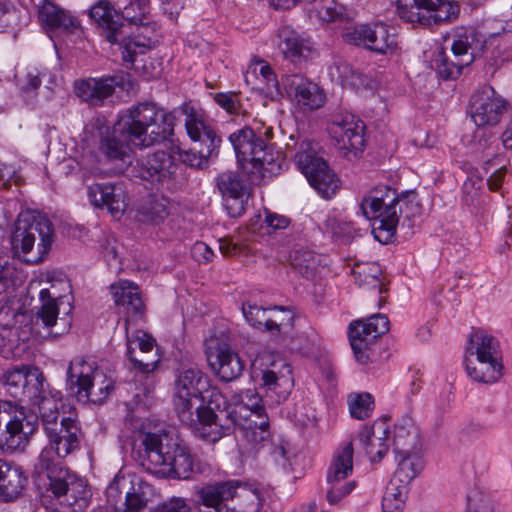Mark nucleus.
Returning <instances> with one entry per match:
<instances>
[{"mask_svg":"<svg viewBox=\"0 0 512 512\" xmlns=\"http://www.w3.org/2000/svg\"><path fill=\"white\" fill-rule=\"evenodd\" d=\"M89 17L100 30V35L110 44L117 45L127 68H132L137 55L145 54L154 45L151 37L138 33L131 37L133 23H126L107 0H99L89 10Z\"/></svg>","mask_w":512,"mask_h":512,"instance_id":"20e7f679","label":"nucleus"},{"mask_svg":"<svg viewBox=\"0 0 512 512\" xmlns=\"http://www.w3.org/2000/svg\"><path fill=\"white\" fill-rule=\"evenodd\" d=\"M138 176L151 182H164L177 171L174 157L166 151L158 150L141 157L136 164Z\"/></svg>","mask_w":512,"mask_h":512,"instance_id":"4be33fe9","label":"nucleus"},{"mask_svg":"<svg viewBox=\"0 0 512 512\" xmlns=\"http://www.w3.org/2000/svg\"><path fill=\"white\" fill-rule=\"evenodd\" d=\"M214 101L231 115H238L242 111L237 93L220 92L214 95Z\"/></svg>","mask_w":512,"mask_h":512,"instance_id":"e2e57ef3","label":"nucleus"},{"mask_svg":"<svg viewBox=\"0 0 512 512\" xmlns=\"http://www.w3.org/2000/svg\"><path fill=\"white\" fill-rule=\"evenodd\" d=\"M242 312L251 326L268 331L270 308L246 303L242 306Z\"/></svg>","mask_w":512,"mask_h":512,"instance_id":"6e6d98bb","label":"nucleus"},{"mask_svg":"<svg viewBox=\"0 0 512 512\" xmlns=\"http://www.w3.org/2000/svg\"><path fill=\"white\" fill-rule=\"evenodd\" d=\"M467 512H493V506L489 499L480 494L468 497Z\"/></svg>","mask_w":512,"mask_h":512,"instance_id":"774afa93","label":"nucleus"},{"mask_svg":"<svg viewBox=\"0 0 512 512\" xmlns=\"http://www.w3.org/2000/svg\"><path fill=\"white\" fill-rule=\"evenodd\" d=\"M215 143H217V140H212L210 148H205V151H199L195 146L187 151H182L179 153L180 159L185 165L192 168H206L209 161L215 159Z\"/></svg>","mask_w":512,"mask_h":512,"instance_id":"09e8293b","label":"nucleus"},{"mask_svg":"<svg viewBox=\"0 0 512 512\" xmlns=\"http://www.w3.org/2000/svg\"><path fill=\"white\" fill-rule=\"evenodd\" d=\"M21 307L11 301L0 302V329L19 328L18 318L22 317Z\"/></svg>","mask_w":512,"mask_h":512,"instance_id":"bf43d9fd","label":"nucleus"},{"mask_svg":"<svg viewBox=\"0 0 512 512\" xmlns=\"http://www.w3.org/2000/svg\"><path fill=\"white\" fill-rule=\"evenodd\" d=\"M472 63V58L467 59L456 58V61L449 60L444 52H440L435 59L436 70L440 78L443 80L456 79L465 66Z\"/></svg>","mask_w":512,"mask_h":512,"instance_id":"de8ad7c7","label":"nucleus"},{"mask_svg":"<svg viewBox=\"0 0 512 512\" xmlns=\"http://www.w3.org/2000/svg\"><path fill=\"white\" fill-rule=\"evenodd\" d=\"M141 219L152 224H159L168 216L167 206L160 200H153L142 206L139 211Z\"/></svg>","mask_w":512,"mask_h":512,"instance_id":"13d9d810","label":"nucleus"},{"mask_svg":"<svg viewBox=\"0 0 512 512\" xmlns=\"http://www.w3.org/2000/svg\"><path fill=\"white\" fill-rule=\"evenodd\" d=\"M19 328L0 329V355L4 358H15L21 355Z\"/></svg>","mask_w":512,"mask_h":512,"instance_id":"8fccbe9b","label":"nucleus"},{"mask_svg":"<svg viewBox=\"0 0 512 512\" xmlns=\"http://www.w3.org/2000/svg\"><path fill=\"white\" fill-rule=\"evenodd\" d=\"M413 193V191H406L399 196L396 190L384 186L373 189L367 197L362 199L360 209L367 219L375 220L373 233L379 242L391 241L402 213V205L399 209L397 205L402 203L407 206L406 198Z\"/></svg>","mask_w":512,"mask_h":512,"instance_id":"1a4fd4ad","label":"nucleus"},{"mask_svg":"<svg viewBox=\"0 0 512 512\" xmlns=\"http://www.w3.org/2000/svg\"><path fill=\"white\" fill-rule=\"evenodd\" d=\"M353 444L346 443L339 448L334 456L327 473L330 488L326 498L331 505L338 504L341 499L350 494L355 488V481H345L353 471Z\"/></svg>","mask_w":512,"mask_h":512,"instance_id":"a211bd4d","label":"nucleus"},{"mask_svg":"<svg viewBox=\"0 0 512 512\" xmlns=\"http://www.w3.org/2000/svg\"><path fill=\"white\" fill-rule=\"evenodd\" d=\"M39 7V21L50 30H71L77 27V21L67 11L57 7L48 0H43Z\"/></svg>","mask_w":512,"mask_h":512,"instance_id":"a19ab883","label":"nucleus"},{"mask_svg":"<svg viewBox=\"0 0 512 512\" xmlns=\"http://www.w3.org/2000/svg\"><path fill=\"white\" fill-rule=\"evenodd\" d=\"M44 375L38 368H15L5 375V385L11 396L19 400L35 397Z\"/></svg>","mask_w":512,"mask_h":512,"instance_id":"a878e982","label":"nucleus"},{"mask_svg":"<svg viewBox=\"0 0 512 512\" xmlns=\"http://www.w3.org/2000/svg\"><path fill=\"white\" fill-rule=\"evenodd\" d=\"M155 512H191V508L184 498L173 497L159 504Z\"/></svg>","mask_w":512,"mask_h":512,"instance_id":"338daca9","label":"nucleus"},{"mask_svg":"<svg viewBox=\"0 0 512 512\" xmlns=\"http://www.w3.org/2000/svg\"><path fill=\"white\" fill-rule=\"evenodd\" d=\"M364 124L354 114L335 111L330 116L327 130L338 149L347 158L357 157L365 146Z\"/></svg>","mask_w":512,"mask_h":512,"instance_id":"2eb2a0df","label":"nucleus"},{"mask_svg":"<svg viewBox=\"0 0 512 512\" xmlns=\"http://www.w3.org/2000/svg\"><path fill=\"white\" fill-rule=\"evenodd\" d=\"M147 504L145 485L140 480H130L123 504H120V512H143Z\"/></svg>","mask_w":512,"mask_h":512,"instance_id":"37998d69","label":"nucleus"},{"mask_svg":"<svg viewBox=\"0 0 512 512\" xmlns=\"http://www.w3.org/2000/svg\"><path fill=\"white\" fill-rule=\"evenodd\" d=\"M199 512H258L260 492L240 480L218 481L200 488Z\"/></svg>","mask_w":512,"mask_h":512,"instance_id":"423d86ee","label":"nucleus"},{"mask_svg":"<svg viewBox=\"0 0 512 512\" xmlns=\"http://www.w3.org/2000/svg\"><path fill=\"white\" fill-rule=\"evenodd\" d=\"M506 109V100L489 85L475 91L470 99L469 112L478 127L498 124Z\"/></svg>","mask_w":512,"mask_h":512,"instance_id":"aec40b11","label":"nucleus"},{"mask_svg":"<svg viewBox=\"0 0 512 512\" xmlns=\"http://www.w3.org/2000/svg\"><path fill=\"white\" fill-rule=\"evenodd\" d=\"M349 405L351 416L364 420L370 416L373 410V399L369 393H362L351 399Z\"/></svg>","mask_w":512,"mask_h":512,"instance_id":"052dcab7","label":"nucleus"},{"mask_svg":"<svg viewBox=\"0 0 512 512\" xmlns=\"http://www.w3.org/2000/svg\"><path fill=\"white\" fill-rule=\"evenodd\" d=\"M35 397H29L34 405H37L43 428L54 422H59V406L62 400V394L58 390H47L44 387V381H41V388L38 389Z\"/></svg>","mask_w":512,"mask_h":512,"instance_id":"4c0bfd02","label":"nucleus"},{"mask_svg":"<svg viewBox=\"0 0 512 512\" xmlns=\"http://www.w3.org/2000/svg\"><path fill=\"white\" fill-rule=\"evenodd\" d=\"M293 315L283 307L274 306L270 308L268 331L282 334L287 332L291 326Z\"/></svg>","mask_w":512,"mask_h":512,"instance_id":"4d7b16f0","label":"nucleus"},{"mask_svg":"<svg viewBox=\"0 0 512 512\" xmlns=\"http://www.w3.org/2000/svg\"><path fill=\"white\" fill-rule=\"evenodd\" d=\"M245 396L251 401L250 404L244 403L241 395L234 396L232 402H229L220 390H211L207 407L200 412L202 422L198 424L199 438L216 443L231 435L238 427L253 434L258 429L259 440H265L269 435V419L264 407L259 404L261 399L250 390Z\"/></svg>","mask_w":512,"mask_h":512,"instance_id":"f03ea898","label":"nucleus"},{"mask_svg":"<svg viewBox=\"0 0 512 512\" xmlns=\"http://www.w3.org/2000/svg\"><path fill=\"white\" fill-rule=\"evenodd\" d=\"M503 162L504 156L502 155H496L485 162L484 169L487 173L494 169L487 180L488 187L491 191H498L502 186L507 173L506 166Z\"/></svg>","mask_w":512,"mask_h":512,"instance_id":"5fc2aeb1","label":"nucleus"},{"mask_svg":"<svg viewBox=\"0 0 512 512\" xmlns=\"http://www.w3.org/2000/svg\"><path fill=\"white\" fill-rule=\"evenodd\" d=\"M216 185L229 216L240 217L245 211L248 195V187L241 176L234 171L223 172L216 178Z\"/></svg>","mask_w":512,"mask_h":512,"instance_id":"412c9836","label":"nucleus"},{"mask_svg":"<svg viewBox=\"0 0 512 512\" xmlns=\"http://www.w3.org/2000/svg\"><path fill=\"white\" fill-rule=\"evenodd\" d=\"M185 129L189 138L195 144V147L199 149V151H205V148H210V144L212 140H217L215 143V158L219 155V149L221 145V137L217 134L216 130L205 121L202 115L197 113L191 107H185Z\"/></svg>","mask_w":512,"mask_h":512,"instance_id":"c85d7f7f","label":"nucleus"},{"mask_svg":"<svg viewBox=\"0 0 512 512\" xmlns=\"http://www.w3.org/2000/svg\"><path fill=\"white\" fill-rule=\"evenodd\" d=\"M110 289L115 305L125 310L126 327L130 320L136 321L144 316L146 308L137 285L128 280H121L112 284Z\"/></svg>","mask_w":512,"mask_h":512,"instance_id":"c756f323","label":"nucleus"},{"mask_svg":"<svg viewBox=\"0 0 512 512\" xmlns=\"http://www.w3.org/2000/svg\"><path fill=\"white\" fill-rule=\"evenodd\" d=\"M174 126L173 113L153 102H142L128 108L113 127L103 119H93L85 137L106 160L125 163L133 147L146 148L169 139Z\"/></svg>","mask_w":512,"mask_h":512,"instance_id":"f257e3e1","label":"nucleus"},{"mask_svg":"<svg viewBox=\"0 0 512 512\" xmlns=\"http://www.w3.org/2000/svg\"><path fill=\"white\" fill-rule=\"evenodd\" d=\"M129 484L130 479L125 476L116 475L106 488L107 503L115 512H120V504H123L122 495H126Z\"/></svg>","mask_w":512,"mask_h":512,"instance_id":"864d4df0","label":"nucleus"},{"mask_svg":"<svg viewBox=\"0 0 512 512\" xmlns=\"http://www.w3.org/2000/svg\"><path fill=\"white\" fill-rule=\"evenodd\" d=\"M283 85L290 97L308 109H318L325 102V96L319 86L301 74H289L283 77Z\"/></svg>","mask_w":512,"mask_h":512,"instance_id":"5701e85b","label":"nucleus"},{"mask_svg":"<svg viewBox=\"0 0 512 512\" xmlns=\"http://www.w3.org/2000/svg\"><path fill=\"white\" fill-rule=\"evenodd\" d=\"M353 71L354 68L348 62L342 59L335 61L330 67L331 77L334 80L340 82L343 87H345V83Z\"/></svg>","mask_w":512,"mask_h":512,"instance_id":"69168bd1","label":"nucleus"},{"mask_svg":"<svg viewBox=\"0 0 512 512\" xmlns=\"http://www.w3.org/2000/svg\"><path fill=\"white\" fill-rule=\"evenodd\" d=\"M352 275L359 287L371 289L378 294V307H381L385 302L384 297L381 295L387 291L381 279V267L375 262L357 263L352 269Z\"/></svg>","mask_w":512,"mask_h":512,"instance_id":"e433bc0d","label":"nucleus"},{"mask_svg":"<svg viewBox=\"0 0 512 512\" xmlns=\"http://www.w3.org/2000/svg\"><path fill=\"white\" fill-rule=\"evenodd\" d=\"M119 85L120 81L116 76L87 78L75 81L74 92L89 106L100 107L113 95L115 88Z\"/></svg>","mask_w":512,"mask_h":512,"instance_id":"b1692460","label":"nucleus"},{"mask_svg":"<svg viewBox=\"0 0 512 512\" xmlns=\"http://www.w3.org/2000/svg\"><path fill=\"white\" fill-rule=\"evenodd\" d=\"M135 443L141 466L152 474L189 479L195 471V462L189 448L167 433H141Z\"/></svg>","mask_w":512,"mask_h":512,"instance_id":"7ed1b4c3","label":"nucleus"},{"mask_svg":"<svg viewBox=\"0 0 512 512\" xmlns=\"http://www.w3.org/2000/svg\"><path fill=\"white\" fill-rule=\"evenodd\" d=\"M344 7L333 1H325L318 9L319 18L323 22H335L342 20Z\"/></svg>","mask_w":512,"mask_h":512,"instance_id":"0e129e2a","label":"nucleus"},{"mask_svg":"<svg viewBox=\"0 0 512 512\" xmlns=\"http://www.w3.org/2000/svg\"><path fill=\"white\" fill-rule=\"evenodd\" d=\"M43 429L48 443L39 457L46 453L47 458L52 463H57L52 453L58 458H65L80 448L82 432L77 420L71 417H63L59 422H54Z\"/></svg>","mask_w":512,"mask_h":512,"instance_id":"dca6fc26","label":"nucleus"},{"mask_svg":"<svg viewBox=\"0 0 512 512\" xmlns=\"http://www.w3.org/2000/svg\"><path fill=\"white\" fill-rule=\"evenodd\" d=\"M208 377L195 366L178 370L174 385V406L179 420L199 438L200 412L207 407L211 389Z\"/></svg>","mask_w":512,"mask_h":512,"instance_id":"6e6552de","label":"nucleus"},{"mask_svg":"<svg viewBox=\"0 0 512 512\" xmlns=\"http://www.w3.org/2000/svg\"><path fill=\"white\" fill-rule=\"evenodd\" d=\"M48 287L41 288L39 292V307L36 318L48 329L49 334L61 336L66 334L72 325L71 286L61 278L56 282L48 281Z\"/></svg>","mask_w":512,"mask_h":512,"instance_id":"9d476101","label":"nucleus"},{"mask_svg":"<svg viewBox=\"0 0 512 512\" xmlns=\"http://www.w3.org/2000/svg\"><path fill=\"white\" fill-rule=\"evenodd\" d=\"M388 426L385 419L377 420L372 427H364L358 435L360 445L371 461H380L388 452Z\"/></svg>","mask_w":512,"mask_h":512,"instance_id":"7c9ffc66","label":"nucleus"},{"mask_svg":"<svg viewBox=\"0 0 512 512\" xmlns=\"http://www.w3.org/2000/svg\"><path fill=\"white\" fill-rule=\"evenodd\" d=\"M398 459L397 469L392 477V481L405 486L410 485L411 481L423 469V461L418 453L396 454Z\"/></svg>","mask_w":512,"mask_h":512,"instance_id":"79ce46f5","label":"nucleus"},{"mask_svg":"<svg viewBox=\"0 0 512 512\" xmlns=\"http://www.w3.org/2000/svg\"><path fill=\"white\" fill-rule=\"evenodd\" d=\"M207 361L216 375L225 382L240 377L244 371L245 363L240 356L228 346H219L206 352Z\"/></svg>","mask_w":512,"mask_h":512,"instance_id":"cd10ccee","label":"nucleus"},{"mask_svg":"<svg viewBox=\"0 0 512 512\" xmlns=\"http://www.w3.org/2000/svg\"><path fill=\"white\" fill-rule=\"evenodd\" d=\"M16 281L17 270L10 261V257L3 246V240L0 238V294L15 286Z\"/></svg>","mask_w":512,"mask_h":512,"instance_id":"3c124183","label":"nucleus"},{"mask_svg":"<svg viewBox=\"0 0 512 512\" xmlns=\"http://www.w3.org/2000/svg\"><path fill=\"white\" fill-rule=\"evenodd\" d=\"M279 48L284 57L293 63H298L302 58H307L311 52L309 40L289 27H282L278 32Z\"/></svg>","mask_w":512,"mask_h":512,"instance_id":"f704fd0d","label":"nucleus"},{"mask_svg":"<svg viewBox=\"0 0 512 512\" xmlns=\"http://www.w3.org/2000/svg\"><path fill=\"white\" fill-rule=\"evenodd\" d=\"M342 38L348 44L382 55L392 53L397 44L395 35L383 23L351 25L345 28Z\"/></svg>","mask_w":512,"mask_h":512,"instance_id":"f3484780","label":"nucleus"},{"mask_svg":"<svg viewBox=\"0 0 512 512\" xmlns=\"http://www.w3.org/2000/svg\"><path fill=\"white\" fill-rule=\"evenodd\" d=\"M53 235V226L48 218L40 213L23 211L11 229V252L25 263L38 264L50 251Z\"/></svg>","mask_w":512,"mask_h":512,"instance_id":"39448f33","label":"nucleus"},{"mask_svg":"<svg viewBox=\"0 0 512 512\" xmlns=\"http://www.w3.org/2000/svg\"><path fill=\"white\" fill-rule=\"evenodd\" d=\"M393 445L396 454L418 453L419 435L411 418H403L395 425Z\"/></svg>","mask_w":512,"mask_h":512,"instance_id":"ea45409f","label":"nucleus"},{"mask_svg":"<svg viewBox=\"0 0 512 512\" xmlns=\"http://www.w3.org/2000/svg\"><path fill=\"white\" fill-rule=\"evenodd\" d=\"M464 364L467 375L474 382L494 384L503 376L504 365L502 357H464Z\"/></svg>","mask_w":512,"mask_h":512,"instance_id":"2f4dec72","label":"nucleus"},{"mask_svg":"<svg viewBox=\"0 0 512 512\" xmlns=\"http://www.w3.org/2000/svg\"><path fill=\"white\" fill-rule=\"evenodd\" d=\"M389 330V320L384 314H375L366 322L355 321L349 327V340L356 360L366 364L371 358V346Z\"/></svg>","mask_w":512,"mask_h":512,"instance_id":"6ab92c4d","label":"nucleus"},{"mask_svg":"<svg viewBox=\"0 0 512 512\" xmlns=\"http://www.w3.org/2000/svg\"><path fill=\"white\" fill-rule=\"evenodd\" d=\"M319 145L312 140L300 143L295 162L309 184L324 199L333 198L341 188V181L327 162L318 156Z\"/></svg>","mask_w":512,"mask_h":512,"instance_id":"9b49d317","label":"nucleus"},{"mask_svg":"<svg viewBox=\"0 0 512 512\" xmlns=\"http://www.w3.org/2000/svg\"><path fill=\"white\" fill-rule=\"evenodd\" d=\"M27 483L21 466L0 458V501L10 502L18 498Z\"/></svg>","mask_w":512,"mask_h":512,"instance_id":"473e14b6","label":"nucleus"},{"mask_svg":"<svg viewBox=\"0 0 512 512\" xmlns=\"http://www.w3.org/2000/svg\"><path fill=\"white\" fill-rule=\"evenodd\" d=\"M465 357L493 358L502 357L498 340L483 329H473L465 348Z\"/></svg>","mask_w":512,"mask_h":512,"instance_id":"72a5a7b5","label":"nucleus"},{"mask_svg":"<svg viewBox=\"0 0 512 512\" xmlns=\"http://www.w3.org/2000/svg\"><path fill=\"white\" fill-rule=\"evenodd\" d=\"M87 196L96 208H107L112 215L122 214L126 209V195L119 183L103 182L87 186Z\"/></svg>","mask_w":512,"mask_h":512,"instance_id":"393cba45","label":"nucleus"},{"mask_svg":"<svg viewBox=\"0 0 512 512\" xmlns=\"http://www.w3.org/2000/svg\"><path fill=\"white\" fill-rule=\"evenodd\" d=\"M259 158L252 162V173L259 172L262 176L265 173L276 175L282 170L284 160L278 152H274L272 143H269V147L260 152Z\"/></svg>","mask_w":512,"mask_h":512,"instance_id":"a18cd8bd","label":"nucleus"},{"mask_svg":"<svg viewBox=\"0 0 512 512\" xmlns=\"http://www.w3.org/2000/svg\"><path fill=\"white\" fill-rule=\"evenodd\" d=\"M22 10L11 0H0V28L14 30L20 25Z\"/></svg>","mask_w":512,"mask_h":512,"instance_id":"603ef678","label":"nucleus"},{"mask_svg":"<svg viewBox=\"0 0 512 512\" xmlns=\"http://www.w3.org/2000/svg\"><path fill=\"white\" fill-rule=\"evenodd\" d=\"M36 426V418L27 417L23 410H12L9 403L0 406V450L4 453L23 450Z\"/></svg>","mask_w":512,"mask_h":512,"instance_id":"4468645a","label":"nucleus"},{"mask_svg":"<svg viewBox=\"0 0 512 512\" xmlns=\"http://www.w3.org/2000/svg\"><path fill=\"white\" fill-rule=\"evenodd\" d=\"M229 141L232 144L238 163L245 168L246 163H251L254 160H259V154L264 148L269 147L267 140L263 139L260 135L250 127H243L229 136Z\"/></svg>","mask_w":512,"mask_h":512,"instance_id":"bb28decb","label":"nucleus"},{"mask_svg":"<svg viewBox=\"0 0 512 512\" xmlns=\"http://www.w3.org/2000/svg\"><path fill=\"white\" fill-rule=\"evenodd\" d=\"M67 387L72 394L101 404L114 389L112 380L82 358L72 360L67 369Z\"/></svg>","mask_w":512,"mask_h":512,"instance_id":"f8f14e48","label":"nucleus"},{"mask_svg":"<svg viewBox=\"0 0 512 512\" xmlns=\"http://www.w3.org/2000/svg\"><path fill=\"white\" fill-rule=\"evenodd\" d=\"M292 267L303 277L312 278L318 269L320 256L308 249H297L291 254Z\"/></svg>","mask_w":512,"mask_h":512,"instance_id":"c03bdc74","label":"nucleus"},{"mask_svg":"<svg viewBox=\"0 0 512 512\" xmlns=\"http://www.w3.org/2000/svg\"><path fill=\"white\" fill-rule=\"evenodd\" d=\"M401 19L424 27L452 22L459 15V5L449 0H397Z\"/></svg>","mask_w":512,"mask_h":512,"instance_id":"ddd939ff","label":"nucleus"},{"mask_svg":"<svg viewBox=\"0 0 512 512\" xmlns=\"http://www.w3.org/2000/svg\"><path fill=\"white\" fill-rule=\"evenodd\" d=\"M147 13L146 0H130L129 4L123 6V17L134 25L142 23Z\"/></svg>","mask_w":512,"mask_h":512,"instance_id":"680f3d73","label":"nucleus"},{"mask_svg":"<svg viewBox=\"0 0 512 512\" xmlns=\"http://www.w3.org/2000/svg\"><path fill=\"white\" fill-rule=\"evenodd\" d=\"M481 35L473 28L458 27L453 34L452 52L455 58H472V62L480 54L483 43Z\"/></svg>","mask_w":512,"mask_h":512,"instance_id":"c9c22d12","label":"nucleus"},{"mask_svg":"<svg viewBox=\"0 0 512 512\" xmlns=\"http://www.w3.org/2000/svg\"><path fill=\"white\" fill-rule=\"evenodd\" d=\"M35 469L38 473L46 474V492L58 501L61 512L85 510L92 494L83 478L62 466L61 463H52L46 453L38 457Z\"/></svg>","mask_w":512,"mask_h":512,"instance_id":"0eeeda50","label":"nucleus"},{"mask_svg":"<svg viewBox=\"0 0 512 512\" xmlns=\"http://www.w3.org/2000/svg\"><path fill=\"white\" fill-rule=\"evenodd\" d=\"M409 487L390 480L382 499L383 512H402Z\"/></svg>","mask_w":512,"mask_h":512,"instance_id":"49530a36","label":"nucleus"},{"mask_svg":"<svg viewBox=\"0 0 512 512\" xmlns=\"http://www.w3.org/2000/svg\"><path fill=\"white\" fill-rule=\"evenodd\" d=\"M155 346V340L143 331H137L132 337H127V356L133 367L142 373L152 372L158 363V360L144 361L134 355L135 348L140 350L141 354L150 353Z\"/></svg>","mask_w":512,"mask_h":512,"instance_id":"58836bf2","label":"nucleus"}]
</instances>
